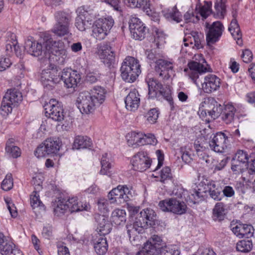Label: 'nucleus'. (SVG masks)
I'll list each match as a JSON object with an SVG mask.
<instances>
[{
    "mask_svg": "<svg viewBox=\"0 0 255 255\" xmlns=\"http://www.w3.org/2000/svg\"><path fill=\"white\" fill-rule=\"evenodd\" d=\"M232 14L233 19L231 22L228 30L231 32L235 39L239 40L242 38V34L237 19L238 16L237 9L236 8H233Z\"/></svg>",
    "mask_w": 255,
    "mask_h": 255,
    "instance_id": "obj_29",
    "label": "nucleus"
},
{
    "mask_svg": "<svg viewBox=\"0 0 255 255\" xmlns=\"http://www.w3.org/2000/svg\"><path fill=\"white\" fill-rule=\"evenodd\" d=\"M54 18L56 23L70 25L71 16L67 12L63 11H56L54 14Z\"/></svg>",
    "mask_w": 255,
    "mask_h": 255,
    "instance_id": "obj_46",
    "label": "nucleus"
},
{
    "mask_svg": "<svg viewBox=\"0 0 255 255\" xmlns=\"http://www.w3.org/2000/svg\"><path fill=\"white\" fill-rule=\"evenodd\" d=\"M44 108L46 117L58 122L63 121L65 115L61 103L52 99L49 103L44 105Z\"/></svg>",
    "mask_w": 255,
    "mask_h": 255,
    "instance_id": "obj_10",
    "label": "nucleus"
},
{
    "mask_svg": "<svg viewBox=\"0 0 255 255\" xmlns=\"http://www.w3.org/2000/svg\"><path fill=\"white\" fill-rule=\"evenodd\" d=\"M94 218L97 224L98 235L105 236L109 234L112 228L111 223L108 221V217L104 215L95 214Z\"/></svg>",
    "mask_w": 255,
    "mask_h": 255,
    "instance_id": "obj_24",
    "label": "nucleus"
},
{
    "mask_svg": "<svg viewBox=\"0 0 255 255\" xmlns=\"http://www.w3.org/2000/svg\"><path fill=\"white\" fill-rule=\"evenodd\" d=\"M162 12L164 17L168 21L179 23L182 20V15L176 5L172 7L171 9L162 11Z\"/></svg>",
    "mask_w": 255,
    "mask_h": 255,
    "instance_id": "obj_34",
    "label": "nucleus"
},
{
    "mask_svg": "<svg viewBox=\"0 0 255 255\" xmlns=\"http://www.w3.org/2000/svg\"><path fill=\"white\" fill-rule=\"evenodd\" d=\"M180 151L182 153L181 157L183 161L187 164L190 163L193 160L192 155L183 147L180 148Z\"/></svg>",
    "mask_w": 255,
    "mask_h": 255,
    "instance_id": "obj_64",
    "label": "nucleus"
},
{
    "mask_svg": "<svg viewBox=\"0 0 255 255\" xmlns=\"http://www.w3.org/2000/svg\"><path fill=\"white\" fill-rule=\"evenodd\" d=\"M160 97L164 98V99L168 102L171 110H172L174 108V102L171 96V92L169 88L167 87H163L162 86L161 89H159L158 91L157 96L155 98L160 100Z\"/></svg>",
    "mask_w": 255,
    "mask_h": 255,
    "instance_id": "obj_40",
    "label": "nucleus"
},
{
    "mask_svg": "<svg viewBox=\"0 0 255 255\" xmlns=\"http://www.w3.org/2000/svg\"><path fill=\"white\" fill-rule=\"evenodd\" d=\"M122 79L126 82H134L141 73L140 65L137 59L131 56L127 57L120 69Z\"/></svg>",
    "mask_w": 255,
    "mask_h": 255,
    "instance_id": "obj_4",
    "label": "nucleus"
},
{
    "mask_svg": "<svg viewBox=\"0 0 255 255\" xmlns=\"http://www.w3.org/2000/svg\"><path fill=\"white\" fill-rule=\"evenodd\" d=\"M21 93L16 89L8 90L1 102L0 109L1 114L7 115L12 111V108L22 101Z\"/></svg>",
    "mask_w": 255,
    "mask_h": 255,
    "instance_id": "obj_6",
    "label": "nucleus"
},
{
    "mask_svg": "<svg viewBox=\"0 0 255 255\" xmlns=\"http://www.w3.org/2000/svg\"><path fill=\"white\" fill-rule=\"evenodd\" d=\"M202 89L207 94H211L218 90L220 88L221 79L214 74H209L204 78V81L200 80Z\"/></svg>",
    "mask_w": 255,
    "mask_h": 255,
    "instance_id": "obj_19",
    "label": "nucleus"
},
{
    "mask_svg": "<svg viewBox=\"0 0 255 255\" xmlns=\"http://www.w3.org/2000/svg\"><path fill=\"white\" fill-rule=\"evenodd\" d=\"M163 245L162 240L157 235H153L144 244L142 249L136 255H154Z\"/></svg>",
    "mask_w": 255,
    "mask_h": 255,
    "instance_id": "obj_16",
    "label": "nucleus"
},
{
    "mask_svg": "<svg viewBox=\"0 0 255 255\" xmlns=\"http://www.w3.org/2000/svg\"><path fill=\"white\" fill-rule=\"evenodd\" d=\"M61 142L59 138L50 137L40 144L34 151V155L38 158L45 157L49 154H56L60 149Z\"/></svg>",
    "mask_w": 255,
    "mask_h": 255,
    "instance_id": "obj_7",
    "label": "nucleus"
},
{
    "mask_svg": "<svg viewBox=\"0 0 255 255\" xmlns=\"http://www.w3.org/2000/svg\"><path fill=\"white\" fill-rule=\"evenodd\" d=\"M226 205L223 202L217 203L212 211V219L216 222H221L226 217L228 210Z\"/></svg>",
    "mask_w": 255,
    "mask_h": 255,
    "instance_id": "obj_28",
    "label": "nucleus"
},
{
    "mask_svg": "<svg viewBox=\"0 0 255 255\" xmlns=\"http://www.w3.org/2000/svg\"><path fill=\"white\" fill-rule=\"evenodd\" d=\"M179 247L175 245L162 246L154 255H179Z\"/></svg>",
    "mask_w": 255,
    "mask_h": 255,
    "instance_id": "obj_38",
    "label": "nucleus"
},
{
    "mask_svg": "<svg viewBox=\"0 0 255 255\" xmlns=\"http://www.w3.org/2000/svg\"><path fill=\"white\" fill-rule=\"evenodd\" d=\"M106 91L101 87H95L90 92H80L76 101V105L82 114L89 115L102 104L106 98Z\"/></svg>",
    "mask_w": 255,
    "mask_h": 255,
    "instance_id": "obj_1",
    "label": "nucleus"
},
{
    "mask_svg": "<svg viewBox=\"0 0 255 255\" xmlns=\"http://www.w3.org/2000/svg\"><path fill=\"white\" fill-rule=\"evenodd\" d=\"M209 194L210 197L216 201H221L223 198L222 195V189L221 187L217 186L214 181L207 183Z\"/></svg>",
    "mask_w": 255,
    "mask_h": 255,
    "instance_id": "obj_36",
    "label": "nucleus"
},
{
    "mask_svg": "<svg viewBox=\"0 0 255 255\" xmlns=\"http://www.w3.org/2000/svg\"><path fill=\"white\" fill-rule=\"evenodd\" d=\"M48 71H43L41 76V82L46 90H51L55 86V84H52L50 82L53 81L52 77L50 74V70Z\"/></svg>",
    "mask_w": 255,
    "mask_h": 255,
    "instance_id": "obj_47",
    "label": "nucleus"
},
{
    "mask_svg": "<svg viewBox=\"0 0 255 255\" xmlns=\"http://www.w3.org/2000/svg\"><path fill=\"white\" fill-rule=\"evenodd\" d=\"M145 81L148 87V97L150 98H154L157 96L158 91L161 89L162 85L153 77H147Z\"/></svg>",
    "mask_w": 255,
    "mask_h": 255,
    "instance_id": "obj_30",
    "label": "nucleus"
},
{
    "mask_svg": "<svg viewBox=\"0 0 255 255\" xmlns=\"http://www.w3.org/2000/svg\"><path fill=\"white\" fill-rule=\"evenodd\" d=\"M104 1L112 7L114 10L120 12L122 11L121 0H104Z\"/></svg>",
    "mask_w": 255,
    "mask_h": 255,
    "instance_id": "obj_62",
    "label": "nucleus"
},
{
    "mask_svg": "<svg viewBox=\"0 0 255 255\" xmlns=\"http://www.w3.org/2000/svg\"><path fill=\"white\" fill-rule=\"evenodd\" d=\"M51 31L59 37L68 35L70 32V25L55 23Z\"/></svg>",
    "mask_w": 255,
    "mask_h": 255,
    "instance_id": "obj_42",
    "label": "nucleus"
},
{
    "mask_svg": "<svg viewBox=\"0 0 255 255\" xmlns=\"http://www.w3.org/2000/svg\"><path fill=\"white\" fill-rule=\"evenodd\" d=\"M94 248L99 255H105L108 248L106 238L104 235H96L92 240Z\"/></svg>",
    "mask_w": 255,
    "mask_h": 255,
    "instance_id": "obj_27",
    "label": "nucleus"
},
{
    "mask_svg": "<svg viewBox=\"0 0 255 255\" xmlns=\"http://www.w3.org/2000/svg\"><path fill=\"white\" fill-rule=\"evenodd\" d=\"M47 39L45 41V46L48 51V57L49 59L52 55L55 56L56 60H60V58H62L61 62L63 61L64 59V56H66V50L64 42L60 40L55 41L52 38H48L47 36Z\"/></svg>",
    "mask_w": 255,
    "mask_h": 255,
    "instance_id": "obj_12",
    "label": "nucleus"
},
{
    "mask_svg": "<svg viewBox=\"0 0 255 255\" xmlns=\"http://www.w3.org/2000/svg\"><path fill=\"white\" fill-rule=\"evenodd\" d=\"M98 208L101 213L106 214L109 212V201L105 198H100L97 201Z\"/></svg>",
    "mask_w": 255,
    "mask_h": 255,
    "instance_id": "obj_57",
    "label": "nucleus"
},
{
    "mask_svg": "<svg viewBox=\"0 0 255 255\" xmlns=\"http://www.w3.org/2000/svg\"><path fill=\"white\" fill-rule=\"evenodd\" d=\"M128 24L131 36L134 39L142 40L145 38L148 29L138 18L131 17Z\"/></svg>",
    "mask_w": 255,
    "mask_h": 255,
    "instance_id": "obj_14",
    "label": "nucleus"
},
{
    "mask_svg": "<svg viewBox=\"0 0 255 255\" xmlns=\"http://www.w3.org/2000/svg\"><path fill=\"white\" fill-rule=\"evenodd\" d=\"M61 77L66 87L69 88L77 86L81 80V75L77 71L67 68L62 70Z\"/></svg>",
    "mask_w": 255,
    "mask_h": 255,
    "instance_id": "obj_23",
    "label": "nucleus"
},
{
    "mask_svg": "<svg viewBox=\"0 0 255 255\" xmlns=\"http://www.w3.org/2000/svg\"><path fill=\"white\" fill-rule=\"evenodd\" d=\"M0 252L2 255H22V252L20 250L9 241L0 246Z\"/></svg>",
    "mask_w": 255,
    "mask_h": 255,
    "instance_id": "obj_35",
    "label": "nucleus"
},
{
    "mask_svg": "<svg viewBox=\"0 0 255 255\" xmlns=\"http://www.w3.org/2000/svg\"><path fill=\"white\" fill-rule=\"evenodd\" d=\"M100 57L103 63L109 68L113 67L115 62V57L112 47L108 44H104L101 47Z\"/></svg>",
    "mask_w": 255,
    "mask_h": 255,
    "instance_id": "obj_25",
    "label": "nucleus"
},
{
    "mask_svg": "<svg viewBox=\"0 0 255 255\" xmlns=\"http://www.w3.org/2000/svg\"><path fill=\"white\" fill-rule=\"evenodd\" d=\"M199 56L200 59L196 58L195 60H191L188 62L187 64L188 68H185L184 70V72L197 86L199 84L200 76L212 71L203 56Z\"/></svg>",
    "mask_w": 255,
    "mask_h": 255,
    "instance_id": "obj_3",
    "label": "nucleus"
},
{
    "mask_svg": "<svg viewBox=\"0 0 255 255\" xmlns=\"http://www.w3.org/2000/svg\"><path fill=\"white\" fill-rule=\"evenodd\" d=\"M132 140L137 145H145L144 134L133 132L131 133Z\"/></svg>",
    "mask_w": 255,
    "mask_h": 255,
    "instance_id": "obj_59",
    "label": "nucleus"
},
{
    "mask_svg": "<svg viewBox=\"0 0 255 255\" xmlns=\"http://www.w3.org/2000/svg\"><path fill=\"white\" fill-rule=\"evenodd\" d=\"M89 24L91 25V23H89L85 19L82 18L78 16L76 17L75 19V26L80 31H85L89 27Z\"/></svg>",
    "mask_w": 255,
    "mask_h": 255,
    "instance_id": "obj_55",
    "label": "nucleus"
},
{
    "mask_svg": "<svg viewBox=\"0 0 255 255\" xmlns=\"http://www.w3.org/2000/svg\"><path fill=\"white\" fill-rule=\"evenodd\" d=\"M241 238H249L253 236V227L251 225L240 224Z\"/></svg>",
    "mask_w": 255,
    "mask_h": 255,
    "instance_id": "obj_53",
    "label": "nucleus"
},
{
    "mask_svg": "<svg viewBox=\"0 0 255 255\" xmlns=\"http://www.w3.org/2000/svg\"><path fill=\"white\" fill-rule=\"evenodd\" d=\"M226 0H220L215 3V9L216 13L214 14V16L219 19L224 18L226 12Z\"/></svg>",
    "mask_w": 255,
    "mask_h": 255,
    "instance_id": "obj_44",
    "label": "nucleus"
},
{
    "mask_svg": "<svg viewBox=\"0 0 255 255\" xmlns=\"http://www.w3.org/2000/svg\"><path fill=\"white\" fill-rule=\"evenodd\" d=\"M92 145L90 138L87 136L78 135L75 138L73 148L79 149L81 148H90Z\"/></svg>",
    "mask_w": 255,
    "mask_h": 255,
    "instance_id": "obj_39",
    "label": "nucleus"
},
{
    "mask_svg": "<svg viewBox=\"0 0 255 255\" xmlns=\"http://www.w3.org/2000/svg\"><path fill=\"white\" fill-rule=\"evenodd\" d=\"M78 16L82 18L85 19L88 22H91L93 17L92 10L89 6H82L78 7L76 10Z\"/></svg>",
    "mask_w": 255,
    "mask_h": 255,
    "instance_id": "obj_48",
    "label": "nucleus"
},
{
    "mask_svg": "<svg viewBox=\"0 0 255 255\" xmlns=\"http://www.w3.org/2000/svg\"><path fill=\"white\" fill-rule=\"evenodd\" d=\"M155 178H159L157 181L163 183H166L169 180H172L173 177L169 167L165 166L163 167L160 171L159 176H154Z\"/></svg>",
    "mask_w": 255,
    "mask_h": 255,
    "instance_id": "obj_45",
    "label": "nucleus"
},
{
    "mask_svg": "<svg viewBox=\"0 0 255 255\" xmlns=\"http://www.w3.org/2000/svg\"><path fill=\"white\" fill-rule=\"evenodd\" d=\"M151 162L152 160L148 156L147 153L142 151L137 152L133 156L132 159L133 169L140 172L149 168L151 166Z\"/></svg>",
    "mask_w": 255,
    "mask_h": 255,
    "instance_id": "obj_18",
    "label": "nucleus"
},
{
    "mask_svg": "<svg viewBox=\"0 0 255 255\" xmlns=\"http://www.w3.org/2000/svg\"><path fill=\"white\" fill-rule=\"evenodd\" d=\"M212 2L210 1H205L204 5H201V3L196 5L195 10L199 9V13L203 19H206L210 14L212 13L211 9Z\"/></svg>",
    "mask_w": 255,
    "mask_h": 255,
    "instance_id": "obj_41",
    "label": "nucleus"
},
{
    "mask_svg": "<svg viewBox=\"0 0 255 255\" xmlns=\"http://www.w3.org/2000/svg\"><path fill=\"white\" fill-rule=\"evenodd\" d=\"M107 153H105L102 156L101 160V169L100 173L102 175H107L109 176H111L112 172L110 169H111L112 165L111 163L109 162V160H107Z\"/></svg>",
    "mask_w": 255,
    "mask_h": 255,
    "instance_id": "obj_49",
    "label": "nucleus"
},
{
    "mask_svg": "<svg viewBox=\"0 0 255 255\" xmlns=\"http://www.w3.org/2000/svg\"><path fill=\"white\" fill-rule=\"evenodd\" d=\"M12 143V140L8 139L6 143L5 151L9 156L16 158L20 156V149L18 146L14 145Z\"/></svg>",
    "mask_w": 255,
    "mask_h": 255,
    "instance_id": "obj_43",
    "label": "nucleus"
},
{
    "mask_svg": "<svg viewBox=\"0 0 255 255\" xmlns=\"http://www.w3.org/2000/svg\"><path fill=\"white\" fill-rule=\"evenodd\" d=\"M173 64L170 61L162 59L155 61L154 70L164 79H168L173 74Z\"/></svg>",
    "mask_w": 255,
    "mask_h": 255,
    "instance_id": "obj_22",
    "label": "nucleus"
},
{
    "mask_svg": "<svg viewBox=\"0 0 255 255\" xmlns=\"http://www.w3.org/2000/svg\"><path fill=\"white\" fill-rule=\"evenodd\" d=\"M114 24V20L111 16L99 19L95 22L92 26L93 36L98 40L104 39Z\"/></svg>",
    "mask_w": 255,
    "mask_h": 255,
    "instance_id": "obj_8",
    "label": "nucleus"
},
{
    "mask_svg": "<svg viewBox=\"0 0 255 255\" xmlns=\"http://www.w3.org/2000/svg\"><path fill=\"white\" fill-rule=\"evenodd\" d=\"M126 221V213L125 210L117 209L114 210L111 216V224L116 226L124 225Z\"/></svg>",
    "mask_w": 255,
    "mask_h": 255,
    "instance_id": "obj_33",
    "label": "nucleus"
},
{
    "mask_svg": "<svg viewBox=\"0 0 255 255\" xmlns=\"http://www.w3.org/2000/svg\"><path fill=\"white\" fill-rule=\"evenodd\" d=\"M250 159L245 168L248 169L250 174H254L255 173V153L253 156H250Z\"/></svg>",
    "mask_w": 255,
    "mask_h": 255,
    "instance_id": "obj_63",
    "label": "nucleus"
},
{
    "mask_svg": "<svg viewBox=\"0 0 255 255\" xmlns=\"http://www.w3.org/2000/svg\"><path fill=\"white\" fill-rule=\"evenodd\" d=\"M126 108L130 111H135L140 104L139 95L137 90L133 89L131 90L125 99Z\"/></svg>",
    "mask_w": 255,
    "mask_h": 255,
    "instance_id": "obj_26",
    "label": "nucleus"
},
{
    "mask_svg": "<svg viewBox=\"0 0 255 255\" xmlns=\"http://www.w3.org/2000/svg\"><path fill=\"white\" fill-rule=\"evenodd\" d=\"M229 138L228 136L221 131L213 134L209 142L210 148L218 153L226 152L230 145Z\"/></svg>",
    "mask_w": 255,
    "mask_h": 255,
    "instance_id": "obj_11",
    "label": "nucleus"
},
{
    "mask_svg": "<svg viewBox=\"0 0 255 255\" xmlns=\"http://www.w3.org/2000/svg\"><path fill=\"white\" fill-rule=\"evenodd\" d=\"M252 248V242L249 240L240 241L238 242L236 245L237 251L243 253L249 252Z\"/></svg>",
    "mask_w": 255,
    "mask_h": 255,
    "instance_id": "obj_50",
    "label": "nucleus"
},
{
    "mask_svg": "<svg viewBox=\"0 0 255 255\" xmlns=\"http://www.w3.org/2000/svg\"><path fill=\"white\" fill-rule=\"evenodd\" d=\"M155 211L150 208H145L141 211L135 218L133 224L126 226L129 240L135 241L139 234L144 232L148 227L155 228L158 224V221Z\"/></svg>",
    "mask_w": 255,
    "mask_h": 255,
    "instance_id": "obj_2",
    "label": "nucleus"
},
{
    "mask_svg": "<svg viewBox=\"0 0 255 255\" xmlns=\"http://www.w3.org/2000/svg\"><path fill=\"white\" fill-rule=\"evenodd\" d=\"M206 27L208 29L206 33V42L209 46L219 40L224 30V26L220 21H217L211 25L206 22Z\"/></svg>",
    "mask_w": 255,
    "mask_h": 255,
    "instance_id": "obj_15",
    "label": "nucleus"
},
{
    "mask_svg": "<svg viewBox=\"0 0 255 255\" xmlns=\"http://www.w3.org/2000/svg\"><path fill=\"white\" fill-rule=\"evenodd\" d=\"M13 186V179L11 174H7L1 183V188L4 191L10 190Z\"/></svg>",
    "mask_w": 255,
    "mask_h": 255,
    "instance_id": "obj_58",
    "label": "nucleus"
},
{
    "mask_svg": "<svg viewBox=\"0 0 255 255\" xmlns=\"http://www.w3.org/2000/svg\"><path fill=\"white\" fill-rule=\"evenodd\" d=\"M204 104L207 106L209 108L208 113L213 119H216L221 116L225 105H222L215 98L211 97L205 98L200 104V106L203 107Z\"/></svg>",
    "mask_w": 255,
    "mask_h": 255,
    "instance_id": "obj_21",
    "label": "nucleus"
},
{
    "mask_svg": "<svg viewBox=\"0 0 255 255\" xmlns=\"http://www.w3.org/2000/svg\"><path fill=\"white\" fill-rule=\"evenodd\" d=\"M57 199V201H55L56 206L54 209V211L56 213L60 212L63 214L68 209L71 213L84 210L87 211L88 209L87 204L86 203L83 204L81 202H78L77 197L69 198L67 200L61 197L58 198Z\"/></svg>",
    "mask_w": 255,
    "mask_h": 255,
    "instance_id": "obj_5",
    "label": "nucleus"
},
{
    "mask_svg": "<svg viewBox=\"0 0 255 255\" xmlns=\"http://www.w3.org/2000/svg\"><path fill=\"white\" fill-rule=\"evenodd\" d=\"M158 115V111L155 108L152 109L146 114V120L150 124H154L156 122Z\"/></svg>",
    "mask_w": 255,
    "mask_h": 255,
    "instance_id": "obj_60",
    "label": "nucleus"
},
{
    "mask_svg": "<svg viewBox=\"0 0 255 255\" xmlns=\"http://www.w3.org/2000/svg\"><path fill=\"white\" fill-rule=\"evenodd\" d=\"M124 1L126 4L131 8H141L148 15L152 13L150 8L149 0H124Z\"/></svg>",
    "mask_w": 255,
    "mask_h": 255,
    "instance_id": "obj_31",
    "label": "nucleus"
},
{
    "mask_svg": "<svg viewBox=\"0 0 255 255\" xmlns=\"http://www.w3.org/2000/svg\"><path fill=\"white\" fill-rule=\"evenodd\" d=\"M236 109L231 104H226L221 115L222 120L226 124L233 123L235 120V115Z\"/></svg>",
    "mask_w": 255,
    "mask_h": 255,
    "instance_id": "obj_32",
    "label": "nucleus"
},
{
    "mask_svg": "<svg viewBox=\"0 0 255 255\" xmlns=\"http://www.w3.org/2000/svg\"><path fill=\"white\" fill-rule=\"evenodd\" d=\"M101 76V73L98 70H95L92 72L87 73L85 81L87 83L93 84L100 80Z\"/></svg>",
    "mask_w": 255,
    "mask_h": 255,
    "instance_id": "obj_52",
    "label": "nucleus"
},
{
    "mask_svg": "<svg viewBox=\"0 0 255 255\" xmlns=\"http://www.w3.org/2000/svg\"><path fill=\"white\" fill-rule=\"evenodd\" d=\"M190 35L191 36H189V37L190 39H193L194 45L198 49L203 48V45L201 42L202 38H203V36L201 34V33H199L197 31H192L190 33Z\"/></svg>",
    "mask_w": 255,
    "mask_h": 255,
    "instance_id": "obj_54",
    "label": "nucleus"
},
{
    "mask_svg": "<svg viewBox=\"0 0 255 255\" xmlns=\"http://www.w3.org/2000/svg\"><path fill=\"white\" fill-rule=\"evenodd\" d=\"M25 50L29 54L35 57H40V59H47L48 51L45 46V41L41 43L31 39H27L25 41Z\"/></svg>",
    "mask_w": 255,
    "mask_h": 255,
    "instance_id": "obj_13",
    "label": "nucleus"
},
{
    "mask_svg": "<svg viewBox=\"0 0 255 255\" xmlns=\"http://www.w3.org/2000/svg\"><path fill=\"white\" fill-rule=\"evenodd\" d=\"M200 190L199 189H192L189 193L186 191L187 194L185 199L188 205L191 206L192 204L199 203L204 200V196Z\"/></svg>",
    "mask_w": 255,
    "mask_h": 255,
    "instance_id": "obj_37",
    "label": "nucleus"
},
{
    "mask_svg": "<svg viewBox=\"0 0 255 255\" xmlns=\"http://www.w3.org/2000/svg\"><path fill=\"white\" fill-rule=\"evenodd\" d=\"M158 206L164 212H169L179 215L185 214L187 208L184 202L180 201L176 198L161 200L159 202Z\"/></svg>",
    "mask_w": 255,
    "mask_h": 255,
    "instance_id": "obj_9",
    "label": "nucleus"
},
{
    "mask_svg": "<svg viewBox=\"0 0 255 255\" xmlns=\"http://www.w3.org/2000/svg\"><path fill=\"white\" fill-rule=\"evenodd\" d=\"M183 17L186 23H197L200 20V17L198 15H195L194 12L190 11H187L184 14Z\"/></svg>",
    "mask_w": 255,
    "mask_h": 255,
    "instance_id": "obj_61",
    "label": "nucleus"
},
{
    "mask_svg": "<svg viewBox=\"0 0 255 255\" xmlns=\"http://www.w3.org/2000/svg\"><path fill=\"white\" fill-rule=\"evenodd\" d=\"M30 204L33 208L44 207V205L39 199L38 192L34 191L30 196Z\"/></svg>",
    "mask_w": 255,
    "mask_h": 255,
    "instance_id": "obj_56",
    "label": "nucleus"
},
{
    "mask_svg": "<svg viewBox=\"0 0 255 255\" xmlns=\"http://www.w3.org/2000/svg\"><path fill=\"white\" fill-rule=\"evenodd\" d=\"M50 70V74L51 75L53 79V81L50 82V83L52 84H56L62 80V78L61 76L62 75V71L61 69L58 67L54 66Z\"/></svg>",
    "mask_w": 255,
    "mask_h": 255,
    "instance_id": "obj_51",
    "label": "nucleus"
},
{
    "mask_svg": "<svg viewBox=\"0 0 255 255\" xmlns=\"http://www.w3.org/2000/svg\"><path fill=\"white\" fill-rule=\"evenodd\" d=\"M250 158L247 151L238 150L233 158L231 169L238 173L243 172Z\"/></svg>",
    "mask_w": 255,
    "mask_h": 255,
    "instance_id": "obj_20",
    "label": "nucleus"
},
{
    "mask_svg": "<svg viewBox=\"0 0 255 255\" xmlns=\"http://www.w3.org/2000/svg\"><path fill=\"white\" fill-rule=\"evenodd\" d=\"M129 192L127 185H119L109 193L108 198L111 203L121 204L128 201L129 197L127 194Z\"/></svg>",
    "mask_w": 255,
    "mask_h": 255,
    "instance_id": "obj_17",
    "label": "nucleus"
}]
</instances>
